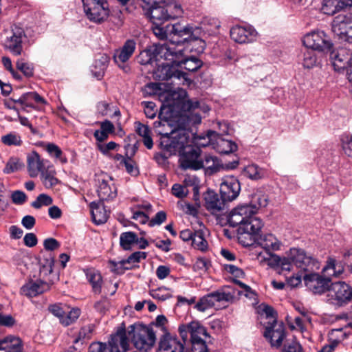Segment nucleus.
I'll return each mask as SVG.
<instances>
[{
	"label": "nucleus",
	"instance_id": "1",
	"mask_svg": "<svg viewBox=\"0 0 352 352\" xmlns=\"http://www.w3.org/2000/svg\"><path fill=\"white\" fill-rule=\"evenodd\" d=\"M154 128L160 137V146L164 151L169 153V155L179 153L181 167L184 169L199 170L201 164L199 157L201 154L199 146H206L208 141L206 142H195L196 146L189 143L192 133L186 128L178 127L170 132L164 127H170L168 120H160L154 122Z\"/></svg>",
	"mask_w": 352,
	"mask_h": 352
},
{
	"label": "nucleus",
	"instance_id": "2",
	"mask_svg": "<svg viewBox=\"0 0 352 352\" xmlns=\"http://www.w3.org/2000/svg\"><path fill=\"white\" fill-rule=\"evenodd\" d=\"M177 49L175 46L155 44L153 45V55L155 60L160 62L153 72L154 78L157 80H171L178 85L188 84L187 74L179 71L177 65H179V58L183 56L184 48Z\"/></svg>",
	"mask_w": 352,
	"mask_h": 352
},
{
	"label": "nucleus",
	"instance_id": "3",
	"mask_svg": "<svg viewBox=\"0 0 352 352\" xmlns=\"http://www.w3.org/2000/svg\"><path fill=\"white\" fill-rule=\"evenodd\" d=\"M232 227L238 226L237 232L239 241L243 243L244 246H248L250 244L245 243L242 240V235L247 234L253 237L255 241L264 248L268 252L271 250H278L280 248V243L278 239L272 234H262V228L263 224L262 221H240L237 223L236 221H228Z\"/></svg>",
	"mask_w": 352,
	"mask_h": 352
},
{
	"label": "nucleus",
	"instance_id": "4",
	"mask_svg": "<svg viewBox=\"0 0 352 352\" xmlns=\"http://www.w3.org/2000/svg\"><path fill=\"white\" fill-rule=\"evenodd\" d=\"M128 333L134 347L140 352L148 351L156 342L155 333L153 329L141 323L131 325Z\"/></svg>",
	"mask_w": 352,
	"mask_h": 352
},
{
	"label": "nucleus",
	"instance_id": "5",
	"mask_svg": "<svg viewBox=\"0 0 352 352\" xmlns=\"http://www.w3.org/2000/svg\"><path fill=\"white\" fill-rule=\"evenodd\" d=\"M163 23H153L152 30L153 34L160 39H168L170 43H163L168 46H175L177 49L179 42L182 41L180 37H183L190 33L189 28H184L180 23L172 25H167L165 27L162 26ZM162 45L161 43H159ZM181 48V47H179Z\"/></svg>",
	"mask_w": 352,
	"mask_h": 352
},
{
	"label": "nucleus",
	"instance_id": "6",
	"mask_svg": "<svg viewBox=\"0 0 352 352\" xmlns=\"http://www.w3.org/2000/svg\"><path fill=\"white\" fill-rule=\"evenodd\" d=\"M26 38L23 28L14 24L2 34V45L5 50L14 56H20L23 52V41Z\"/></svg>",
	"mask_w": 352,
	"mask_h": 352
},
{
	"label": "nucleus",
	"instance_id": "7",
	"mask_svg": "<svg viewBox=\"0 0 352 352\" xmlns=\"http://www.w3.org/2000/svg\"><path fill=\"white\" fill-rule=\"evenodd\" d=\"M129 342L126 331L120 329L113 335L108 344L94 342L89 346V352H126Z\"/></svg>",
	"mask_w": 352,
	"mask_h": 352
},
{
	"label": "nucleus",
	"instance_id": "8",
	"mask_svg": "<svg viewBox=\"0 0 352 352\" xmlns=\"http://www.w3.org/2000/svg\"><path fill=\"white\" fill-rule=\"evenodd\" d=\"M327 300L337 307L346 305L352 301V287L344 281L331 283Z\"/></svg>",
	"mask_w": 352,
	"mask_h": 352
},
{
	"label": "nucleus",
	"instance_id": "9",
	"mask_svg": "<svg viewBox=\"0 0 352 352\" xmlns=\"http://www.w3.org/2000/svg\"><path fill=\"white\" fill-rule=\"evenodd\" d=\"M205 207L217 220L227 219L228 210V201L221 197L214 190H208L204 194Z\"/></svg>",
	"mask_w": 352,
	"mask_h": 352
},
{
	"label": "nucleus",
	"instance_id": "10",
	"mask_svg": "<svg viewBox=\"0 0 352 352\" xmlns=\"http://www.w3.org/2000/svg\"><path fill=\"white\" fill-rule=\"evenodd\" d=\"M87 19L94 23L104 21L109 15L108 3L105 0H82Z\"/></svg>",
	"mask_w": 352,
	"mask_h": 352
},
{
	"label": "nucleus",
	"instance_id": "11",
	"mask_svg": "<svg viewBox=\"0 0 352 352\" xmlns=\"http://www.w3.org/2000/svg\"><path fill=\"white\" fill-rule=\"evenodd\" d=\"M161 1L153 0L149 2H143L142 5L145 15L151 19L153 23H164L170 19L166 3Z\"/></svg>",
	"mask_w": 352,
	"mask_h": 352
},
{
	"label": "nucleus",
	"instance_id": "12",
	"mask_svg": "<svg viewBox=\"0 0 352 352\" xmlns=\"http://www.w3.org/2000/svg\"><path fill=\"white\" fill-rule=\"evenodd\" d=\"M324 276L318 273L310 272L305 274L303 276V280L307 289L314 294H322L329 292L331 286V277L333 276H327L323 271Z\"/></svg>",
	"mask_w": 352,
	"mask_h": 352
},
{
	"label": "nucleus",
	"instance_id": "13",
	"mask_svg": "<svg viewBox=\"0 0 352 352\" xmlns=\"http://www.w3.org/2000/svg\"><path fill=\"white\" fill-rule=\"evenodd\" d=\"M344 265H347L349 270L352 272V248L344 250L342 260L340 261H338L333 257H329L323 267V272L327 276L338 277L344 272Z\"/></svg>",
	"mask_w": 352,
	"mask_h": 352
},
{
	"label": "nucleus",
	"instance_id": "14",
	"mask_svg": "<svg viewBox=\"0 0 352 352\" xmlns=\"http://www.w3.org/2000/svg\"><path fill=\"white\" fill-rule=\"evenodd\" d=\"M331 30L340 39L352 43V14H338L334 17Z\"/></svg>",
	"mask_w": 352,
	"mask_h": 352
},
{
	"label": "nucleus",
	"instance_id": "15",
	"mask_svg": "<svg viewBox=\"0 0 352 352\" xmlns=\"http://www.w3.org/2000/svg\"><path fill=\"white\" fill-rule=\"evenodd\" d=\"M304 45L312 50L330 51L333 44L324 31H313L307 34L302 39Z\"/></svg>",
	"mask_w": 352,
	"mask_h": 352
},
{
	"label": "nucleus",
	"instance_id": "16",
	"mask_svg": "<svg viewBox=\"0 0 352 352\" xmlns=\"http://www.w3.org/2000/svg\"><path fill=\"white\" fill-rule=\"evenodd\" d=\"M290 258L296 267L309 273L320 268L318 261L312 256L307 255L302 249H290Z\"/></svg>",
	"mask_w": 352,
	"mask_h": 352
},
{
	"label": "nucleus",
	"instance_id": "17",
	"mask_svg": "<svg viewBox=\"0 0 352 352\" xmlns=\"http://www.w3.org/2000/svg\"><path fill=\"white\" fill-rule=\"evenodd\" d=\"M188 328L190 334L192 352H209L204 340L208 336L206 329L196 322L190 323Z\"/></svg>",
	"mask_w": 352,
	"mask_h": 352
},
{
	"label": "nucleus",
	"instance_id": "18",
	"mask_svg": "<svg viewBox=\"0 0 352 352\" xmlns=\"http://www.w3.org/2000/svg\"><path fill=\"white\" fill-rule=\"evenodd\" d=\"M97 193L100 200H112L117 196V188L111 177L102 174L97 177Z\"/></svg>",
	"mask_w": 352,
	"mask_h": 352
},
{
	"label": "nucleus",
	"instance_id": "19",
	"mask_svg": "<svg viewBox=\"0 0 352 352\" xmlns=\"http://www.w3.org/2000/svg\"><path fill=\"white\" fill-rule=\"evenodd\" d=\"M220 195L229 203L236 199L241 192V184L233 175H226L222 178L220 184Z\"/></svg>",
	"mask_w": 352,
	"mask_h": 352
},
{
	"label": "nucleus",
	"instance_id": "20",
	"mask_svg": "<svg viewBox=\"0 0 352 352\" xmlns=\"http://www.w3.org/2000/svg\"><path fill=\"white\" fill-rule=\"evenodd\" d=\"M285 326L282 322H271L267 321L265 322L263 336L269 340L272 346L280 347L285 338Z\"/></svg>",
	"mask_w": 352,
	"mask_h": 352
},
{
	"label": "nucleus",
	"instance_id": "21",
	"mask_svg": "<svg viewBox=\"0 0 352 352\" xmlns=\"http://www.w3.org/2000/svg\"><path fill=\"white\" fill-rule=\"evenodd\" d=\"M233 298L234 296L230 292L217 291L202 297L195 305V307L200 311H205L214 306L217 302H228L233 299Z\"/></svg>",
	"mask_w": 352,
	"mask_h": 352
},
{
	"label": "nucleus",
	"instance_id": "22",
	"mask_svg": "<svg viewBox=\"0 0 352 352\" xmlns=\"http://www.w3.org/2000/svg\"><path fill=\"white\" fill-rule=\"evenodd\" d=\"M231 38L238 43H248L253 42L257 36V32L251 25H235L230 31Z\"/></svg>",
	"mask_w": 352,
	"mask_h": 352
},
{
	"label": "nucleus",
	"instance_id": "23",
	"mask_svg": "<svg viewBox=\"0 0 352 352\" xmlns=\"http://www.w3.org/2000/svg\"><path fill=\"white\" fill-rule=\"evenodd\" d=\"M184 28H189L190 33L180 37V47L184 48L183 56L185 52H195L197 54L203 53L206 48V43L204 40L192 36V28L189 25H184Z\"/></svg>",
	"mask_w": 352,
	"mask_h": 352
},
{
	"label": "nucleus",
	"instance_id": "24",
	"mask_svg": "<svg viewBox=\"0 0 352 352\" xmlns=\"http://www.w3.org/2000/svg\"><path fill=\"white\" fill-rule=\"evenodd\" d=\"M257 214V208L250 204H239L227 214L226 220L233 218L241 220H251Z\"/></svg>",
	"mask_w": 352,
	"mask_h": 352
},
{
	"label": "nucleus",
	"instance_id": "25",
	"mask_svg": "<svg viewBox=\"0 0 352 352\" xmlns=\"http://www.w3.org/2000/svg\"><path fill=\"white\" fill-rule=\"evenodd\" d=\"M351 8L352 0H322L320 10L324 14L333 16Z\"/></svg>",
	"mask_w": 352,
	"mask_h": 352
},
{
	"label": "nucleus",
	"instance_id": "26",
	"mask_svg": "<svg viewBox=\"0 0 352 352\" xmlns=\"http://www.w3.org/2000/svg\"><path fill=\"white\" fill-rule=\"evenodd\" d=\"M47 160L41 159L38 153L32 151L27 156L28 171L31 177H36L41 172L44 171L47 166Z\"/></svg>",
	"mask_w": 352,
	"mask_h": 352
},
{
	"label": "nucleus",
	"instance_id": "27",
	"mask_svg": "<svg viewBox=\"0 0 352 352\" xmlns=\"http://www.w3.org/2000/svg\"><path fill=\"white\" fill-rule=\"evenodd\" d=\"M153 213L152 206L150 204L137 205L133 208V219H141L142 220H166V214L164 211H159L155 217L150 219Z\"/></svg>",
	"mask_w": 352,
	"mask_h": 352
},
{
	"label": "nucleus",
	"instance_id": "28",
	"mask_svg": "<svg viewBox=\"0 0 352 352\" xmlns=\"http://www.w3.org/2000/svg\"><path fill=\"white\" fill-rule=\"evenodd\" d=\"M136 49V43L133 39L126 40L122 47L116 50L113 54L115 63L121 67L133 54Z\"/></svg>",
	"mask_w": 352,
	"mask_h": 352
},
{
	"label": "nucleus",
	"instance_id": "29",
	"mask_svg": "<svg viewBox=\"0 0 352 352\" xmlns=\"http://www.w3.org/2000/svg\"><path fill=\"white\" fill-rule=\"evenodd\" d=\"M331 59L335 70L345 69L350 64H352L351 54L346 49L342 48L337 52L331 53Z\"/></svg>",
	"mask_w": 352,
	"mask_h": 352
},
{
	"label": "nucleus",
	"instance_id": "30",
	"mask_svg": "<svg viewBox=\"0 0 352 352\" xmlns=\"http://www.w3.org/2000/svg\"><path fill=\"white\" fill-rule=\"evenodd\" d=\"M183 344L170 334L163 336L160 340L157 352H183Z\"/></svg>",
	"mask_w": 352,
	"mask_h": 352
},
{
	"label": "nucleus",
	"instance_id": "31",
	"mask_svg": "<svg viewBox=\"0 0 352 352\" xmlns=\"http://www.w3.org/2000/svg\"><path fill=\"white\" fill-rule=\"evenodd\" d=\"M50 289V285L41 280H30L21 287L23 295L32 298Z\"/></svg>",
	"mask_w": 352,
	"mask_h": 352
},
{
	"label": "nucleus",
	"instance_id": "32",
	"mask_svg": "<svg viewBox=\"0 0 352 352\" xmlns=\"http://www.w3.org/2000/svg\"><path fill=\"white\" fill-rule=\"evenodd\" d=\"M195 222L199 226V228L194 230V235L191 240V245L195 249L204 251L208 247V243L204 239V235L208 232V230L202 221Z\"/></svg>",
	"mask_w": 352,
	"mask_h": 352
},
{
	"label": "nucleus",
	"instance_id": "33",
	"mask_svg": "<svg viewBox=\"0 0 352 352\" xmlns=\"http://www.w3.org/2000/svg\"><path fill=\"white\" fill-rule=\"evenodd\" d=\"M22 344L19 338L8 336L0 339V352H21Z\"/></svg>",
	"mask_w": 352,
	"mask_h": 352
},
{
	"label": "nucleus",
	"instance_id": "34",
	"mask_svg": "<svg viewBox=\"0 0 352 352\" xmlns=\"http://www.w3.org/2000/svg\"><path fill=\"white\" fill-rule=\"evenodd\" d=\"M201 168H204L208 175H212L220 169V164L217 157L210 155H206L204 160H200Z\"/></svg>",
	"mask_w": 352,
	"mask_h": 352
},
{
	"label": "nucleus",
	"instance_id": "35",
	"mask_svg": "<svg viewBox=\"0 0 352 352\" xmlns=\"http://www.w3.org/2000/svg\"><path fill=\"white\" fill-rule=\"evenodd\" d=\"M214 144V148L221 154H229L237 149V145L234 142L220 137L216 140Z\"/></svg>",
	"mask_w": 352,
	"mask_h": 352
},
{
	"label": "nucleus",
	"instance_id": "36",
	"mask_svg": "<svg viewBox=\"0 0 352 352\" xmlns=\"http://www.w3.org/2000/svg\"><path fill=\"white\" fill-rule=\"evenodd\" d=\"M114 129L113 123L106 120L100 122V129L95 131L94 136L97 141L102 142L109 138V134L114 132Z\"/></svg>",
	"mask_w": 352,
	"mask_h": 352
},
{
	"label": "nucleus",
	"instance_id": "37",
	"mask_svg": "<svg viewBox=\"0 0 352 352\" xmlns=\"http://www.w3.org/2000/svg\"><path fill=\"white\" fill-rule=\"evenodd\" d=\"M135 131L142 138L144 145L148 148L151 149L153 146V139L151 136V130L148 126L142 124L140 122L135 123Z\"/></svg>",
	"mask_w": 352,
	"mask_h": 352
},
{
	"label": "nucleus",
	"instance_id": "38",
	"mask_svg": "<svg viewBox=\"0 0 352 352\" xmlns=\"http://www.w3.org/2000/svg\"><path fill=\"white\" fill-rule=\"evenodd\" d=\"M183 56L179 58V65H177V67L184 68L188 72H195L201 67L202 62L197 57L182 58Z\"/></svg>",
	"mask_w": 352,
	"mask_h": 352
},
{
	"label": "nucleus",
	"instance_id": "39",
	"mask_svg": "<svg viewBox=\"0 0 352 352\" xmlns=\"http://www.w3.org/2000/svg\"><path fill=\"white\" fill-rule=\"evenodd\" d=\"M56 172L52 166H47L44 171L41 172V177L43 185L47 188H52L58 183V179L55 177Z\"/></svg>",
	"mask_w": 352,
	"mask_h": 352
},
{
	"label": "nucleus",
	"instance_id": "40",
	"mask_svg": "<svg viewBox=\"0 0 352 352\" xmlns=\"http://www.w3.org/2000/svg\"><path fill=\"white\" fill-rule=\"evenodd\" d=\"M90 212L92 220H107L109 217L107 211L101 202H91L90 204Z\"/></svg>",
	"mask_w": 352,
	"mask_h": 352
},
{
	"label": "nucleus",
	"instance_id": "41",
	"mask_svg": "<svg viewBox=\"0 0 352 352\" xmlns=\"http://www.w3.org/2000/svg\"><path fill=\"white\" fill-rule=\"evenodd\" d=\"M243 174L252 180H258L264 177L265 171L258 165L252 164L243 168Z\"/></svg>",
	"mask_w": 352,
	"mask_h": 352
},
{
	"label": "nucleus",
	"instance_id": "42",
	"mask_svg": "<svg viewBox=\"0 0 352 352\" xmlns=\"http://www.w3.org/2000/svg\"><path fill=\"white\" fill-rule=\"evenodd\" d=\"M137 241V234L133 232H122L120 236V245L124 250H131Z\"/></svg>",
	"mask_w": 352,
	"mask_h": 352
},
{
	"label": "nucleus",
	"instance_id": "43",
	"mask_svg": "<svg viewBox=\"0 0 352 352\" xmlns=\"http://www.w3.org/2000/svg\"><path fill=\"white\" fill-rule=\"evenodd\" d=\"M87 280L91 283L95 293L99 294L101 292L102 276L100 274L95 270H89L86 274Z\"/></svg>",
	"mask_w": 352,
	"mask_h": 352
},
{
	"label": "nucleus",
	"instance_id": "44",
	"mask_svg": "<svg viewBox=\"0 0 352 352\" xmlns=\"http://www.w3.org/2000/svg\"><path fill=\"white\" fill-rule=\"evenodd\" d=\"M49 155L64 164L67 162V158L63 154L62 150L54 143H48L45 147Z\"/></svg>",
	"mask_w": 352,
	"mask_h": 352
},
{
	"label": "nucleus",
	"instance_id": "45",
	"mask_svg": "<svg viewBox=\"0 0 352 352\" xmlns=\"http://www.w3.org/2000/svg\"><path fill=\"white\" fill-rule=\"evenodd\" d=\"M251 205H254L257 208V213L261 208H264L268 204V196L261 190L255 192L251 197L250 203Z\"/></svg>",
	"mask_w": 352,
	"mask_h": 352
},
{
	"label": "nucleus",
	"instance_id": "46",
	"mask_svg": "<svg viewBox=\"0 0 352 352\" xmlns=\"http://www.w3.org/2000/svg\"><path fill=\"white\" fill-rule=\"evenodd\" d=\"M257 258L261 263L267 261V265L272 267H278L282 258L276 254H272L270 252H265V254L259 253Z\"/></svg>",
	"mask_w": 352,
	"mask_h": 352
},
{
	"label": "nucleus",
	"instance_id": "47",
	"mask_svg": "<svg viewBox=\"0 0 352 352\" xmlns=\"http://www.w3.org/2000/svg\"><path fill=\"white\" fill-rule=\"evenodd\" d=\"M317 63V57L314 50L307 48L303 52V58L302 64L305 68L311 69L314 67Z\"/></svg>",
	"mask_w": 352,
	"mask_h": 352
},
{
	"label": "nucleus",
	"instance_id": "48",
	"mask_svg": "<svg viewBox=\"0 0 352 352\" xmlns=\"http://www.w3.org/2000/svg\"><path fill=\"white\" fill-rule=\"evenodd\" d=\"M1 142L6 146H19L22 145L23 140L20 135L11 132L1 137Z\"/></svg>",
	"mask_w": 352,
	"mask_h": 352
},
{
	"label": "nucleus",
	"instance_id": "49",
	"mask_svg": "<svg viewBox=\"0 0 352 352\" xmlns=\"http://www.w3.org/2000/svg\"><path fill=\"white\" fill-rule=\"evenodd\" d=\"M177 206L184 213L190 215L192 217H197L199 205H193L184 201H179L177 202Z\"/></svg>",
	"mask_w": 352,
	"mask_h": 352
},
{
	"label": "nucleus",
	"instance_id": "50",
	"mask_svg": "<svg viewBox=\"0 0 352 352\" xmlns=\"http://www.w3.org/2000/svg\"><path fill=\"white\" fill-rule=\"evenodd\" d=\"M23 99L25 101V107L26 108H34V104L32 103V100H34L36 103L39 104H45V100L41 97L36 92H27L23 94Z\"/></svg>",
	"mask_w": 352,
	"mask_h": 352
},
{
	"label": "nucleus",
	"instance_id": "51",
	"mask_svg": "<svg viewBox=\"0 0 352 352\" xmlns=\"http://www.w3.org/2000/svg\"><path fill=\"white\" fill-rule=\"evenodd\" d=\"M341 142L344 153L352 160V135L349 134L342 135Z\"/></svg>",
	"mask_w": 352,
	"mask_h": 352
},
{
	"label": "nucleus",
	"instance_id": "52",
	"mask_svg": "<svg viewBox=\"0 0 352 352\" xmlns=\"http://www.w3.org/2000/svg\"><path fill=\"white\" fill-rule=\"evenodd\" d=\"M150 295L155 299L165 300L171 297L170 290L166 287H159L150 290Z\"/></svg>",
	"mask_w": 352,
	"mask_h": 352
},
{
	"label": "nucleus",
	"instance_id": "53",
	"mask_svg": "<svg viewBox=\"0 0 352 352\" xmlns=\"http://www.w3.org/2000/svg\"><path fill=\"white\" fill-rule=\"evenodd\" d=\"M16 66L26 77L33 76L34 67L32 65L25 62L23 59H19L16 63Z\"/></svg>",
	"mask_w": 352,
	"mask_h": 352
},
{
	"label": "nucleus",
	"instance_id": "54",
	"mask_svg": "<svg viewBox=\"0 0 352 352\" xmlns=\"http://www.w3.org/2000/svg\"><path fill=\"white\" fill-rule=\"evenodd\" d=\"M22 166H23V164L19 158L11 157L7 162L3 172L7 174L14 173L19 170Z\"/></svg>",
	"mask_w": 352,
	"mask_h": 352
},
{
	"label": "nucleus",
	"instance_id": "55",
	"mask_svg": "<svg viewBox=\"0 0 352 352\" xmlns=\"http://www.w3.org/2000/svg\"><path fill=\"white\" fill-rule=\"evenodd\" d=\"M122 158L120 164H124L126 170L131 175H137L138 174V169L135 166V162L131 157H123L121 155H118L117 159Z\"/></svg>",
	"mask_w": 352,
	"mask_h": 352
},
{
	"label": "nucleus",
	"instance_id": "56",
	"mask_svg": "<svg viewBox=\"0 0 352 352\" xmlns=\"http://www.w3.org/2000/svg\"><path fill=\"white\" fill-rule=\"evenodd\" d=\"M146 258V253L144 252H135L131 254L126 259H124V263L133 268L134 264L138 263L142 259Z\"/></svg>",
	"mask_w": 352,
	"mask_h": 352
},
{
	"label": "nucleus",
	"instance_id": "57",
	"mask_svg": "<svg viewBox=\"0 0 352 352\" xmlns=\"http://www.w3.org/2000/svg\"><path fill=\"white\" fill-rule=\"evenodd\" d=\"M109 265L111 270L116 274H122L125 270L131 269V267L124 263V259L118 262L111 260L109 261Z\"/></svg>",
	"mask_w": 352,
	"mask_h": 352
},
{
	"label": "nucleus",
	"instance_id": "58",
	"mask_svg": "<svg viewBox=\"0 0 352 352\" xmlns=\"http://www.w3.org/2000/svg\"><path fill=\"white\" fill-rule=\"evenodd\" d=\"M52 199L46 194L39 195L35 201L32 203V206L35 208H39L42 206H50L52 204Z\"/></svg>",
	"mask_w": 352,
	"mask_h": 352
},
{
	"label": "nucleus",
	"instance_id": "59",
	"mask_svg": "<svg viewBox=\"0 0 352 352\" xmlns=\"http://www.w3.org/2000/svg\"><path fill=\"white\" fill-rule=\"evenodd\" d=\"M79 309H72L68 313L65 312L64 318L62 319V324L65 326H68L74 322L80 316Z\"/></svg>",
	"mask_w": 352,
	"mask_h": 352
},
{
	"label": "nucleus",
	"instance_id": "60",
	"mask_svg": "<svg viewBox=\"0 0 352 352\" xmlns=\"http://www.w3.org/2000/svg\"><path fill=\"white\" fill-rule=\"evenodd\" d=\"M93 331V327L91 325L84 327L79 331L78 336L74 340L75 343H78L82 340H89L91 338Z\"/></svg>",
	"mask_w": 352,
	"mask_h": 352
},
{
	"label": "nucleus",
	"instance_id": "61",
	"mask_svg": "<svg viewBox=\"0 0 352 352\" xmlns=\"http://www.w3.org/2000/svg\"><path fill=\"white\" fill-rule=\"evenodd\" d=\"M172 193L178 198H183L186 197L188 192L186 186L179 184H175L172 186Z\"/></svg>",
	"mask_w": 352,
	"mask_h": 352
},
{
	"label": "nucleus",
	"instance_id": "62",
	"mask_svg": "<svg viewBox=\"0 0 352 352\" xmlns=\"http://www.w3.org/2000/svg\"><path fill=\"white\" fill-rule=\"evenodd\" d=\"M167 8L169 10V13L170 14V19H174L177 16H179L183 13L182 7L179 4L177 3H166Z\"/></svg>",
	"mask_w": 352,
	"mask_h": 352
},
{
	"label": "nucleus",
	"instance_id": "63",
	"mask_svg": "<svg viewBox=\"0 0 352 352\" xmlns=\"http://www.w3.org/2000/svg\"><path fill=\"white\" fill-rule=\"evenodd\" d=\"M144 113L148 118L153 119L156 116L157 110L155 104L153 102H143Z\"/></svg>",
	"mask_w": 352,
	"mask_h": 352
},
{
	"label": "nucleus",
	"instance_id": "64",
	"mask_svg": "<svg viewBox=\"0 0 352 352\" xmlns=\"http://www.w3.org/2000/svg\"><path fill=\"white\" fill-rule=\"evenodd\" d=\"M11 198L14 204L21 205L25 202L27 196L23 191L15 190L12 192Z\"/></svg>",
	"mask_w": 352,
	"mask_h": 352
}]
</instances>
